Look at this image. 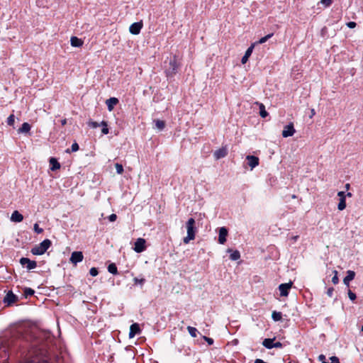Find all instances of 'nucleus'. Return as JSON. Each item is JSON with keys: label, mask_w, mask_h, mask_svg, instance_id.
<instances>
[{"label": "nucleus", "mask_w": 363, "mask_h": 363, "mask_svg": "<svg viewBox=\"0 0 363 363\" xmlns=\"http://www.w3.org/2000/svg\"><path fill=\"white\" fill-rule=\"evenodd\" d=\"M259 109H260V116L262 118H265L267 116V112L264 109V106L261 104L259 105Z\"/></svg>", "instance_id": "obj_24"}, {"label": "nucleus", "mask_w": 363, "mask_h": 363, "mask_svg": "<svg viewBox=\"0 0 363 363\" xmlns=\"http://www.w3.org/2000/svg\"><path fill=\"white\" fill-rule=\"evenodd\" d=\"M50 163L52 165L51 167V170L52 171L60 168V164L55 158H51L50 160Z\"/></svg>", "instance_id": "obj_17"}, {"label": "nucleus", "mask_w": 363, "mask_h": 363, "mask_svg": "<svg viewBox=\"0 0 363 363\" xmlns=\"http://www.w3.org/2000/svg\"><path fill=\"white\" fill-rule=\"evenodd\" d=\"M156 125L157 127L159 128V129H162L164 128V125H165V123L163 121H159L157 120L156 121Z\"/></svg>", "instance_id": "obj_27"}, {"label": "nucleus", "mask_w": 363, "mask_h": 363, "mask_svg": "<svg viewBox=\"0 0 363 363\" xmlns=\"http://www.w3.org/2000/svg\"><path fill=\"white\" fill-rule=\"evenodd\" d=\"M17 297L11 292H9L5 296L4 301L5 303H8V304L13 303L16 302Z\"/></svg>", "instance_id": "obj_9"}, {"label": "nucleus", "mask_w": 363, "mask_h": 363, "mask_svg": "<svg viewBox=\"0 0 363 363\" xmlns=\"http://www.w3.org/2000/svg\"><path fill=\"white\" fill-rule=\"evenodd\" d=\"M13 123H14V116L13 115H11L8 118V124L10 125H13Z\"/></svg>", "instance_id": "obj_32"}, {"label": "nucleus", "mask_w": 363, "mask_h": 363, "mask_svg": "<svg viewBox=\"0 0 363 363\" xmlns=\"http://www.w3.org/2000/svg\"><path fill=\"white\" fill-rule=\"evenodd\" d=\"M272 318L274 320L278 321L281 320L282 317L281 313L274 311L272 313Z\"/></svg>", "instance_id": "obj_23"}, {"label": "nucleus", "mask_w": 363, "mask_h": 363, "mask_svg": "<svg viewBox=\"0 0 363 363\" xmlns=\"http://www.w3.org/2000/svg\"><path fill=\"white\" fill-rule=\"evenodd\" d=\"M66 123H67L66 119H64V120L62 121V125H65Z\"/></svg>", "instance_id": "obj_50"}, {"label": "nucleus", "mask_w": 363, "mask_h": 363, "mask_svg": "<svg viewBox=\"0 0 363 363\" xmlns=\"http://www.w3.org/2000/svg\"><path fill=\"white\" fill-rule=\"evenodd\" d=\"M319 359H320V360H321V361H322V362H325V355H323V354H320V355L319 356Z\"/></svg>", "instance_id": "obj_46"}, {"label": "nucleus", "mask_w": 363, "mask_h": 363, "mask_svg": "<svg viewBox=\"0 0 363 363\" xmlns=\"http://www.w3.org/2000/svg\"><path fill=\"white\" fill-rule=\"evenodd\" d=\"M145 249V240L143 238H138L135 243L134 250L137 252H141Z\"/></svg>", "instance_id": "obj_3"}, {"label": "nucleus", "mask_w": 363, "mask_h": 363, "mask_svg": "<svg viewBox=\"0 0 363 363\" xmlns=\"http://www.w3.org/2000/svg\"><path fill=\"white\" fill-rule=\"evenodd\" d=\"M321 3L325 6H328L332 4V0H321Z\"/></svg>", "instance_id": "obj_35"}, {"label": "nucleus", "mask_w": 363, "mask_h": 363, "mask_svg": "<svg viewBox=\"0 0 363 363\" xmlns=\"http://www.w3.org/2000/svg\"><path fill=\"white\" fill-rule=\"evenodd\" d=\"M249 58V56H247V55L245 54V55L243 56V57L242 58V64H245L247 62V60Z\"/></svg>", "instance_id": "obj_41"}, {"label": "nucleus", "mask_w": 363, "mask_h": 363, "mask_svg": "<svg viewBox=\"0 0 363 363\" xmlns=\"http://www.w3.org/2000/svg\"><path fill=\"white\" fill-rule=\"evenodd\" d=\"M203 338L205 339V340L209 344V345H212L213 344V340L211 338H209V337H203Z\"/></svg>", "instance_id": "obj_43"}, {"label": "nucleus", "mask_w": 363, "mask_h": 363, "mask_svg": "<svg viewBox=\"0 0 363 363\" xmlns=\"http://www.w3.org/2000/svg\"><path fill=\"white\" fill-rule=\"evenodd\" d=\"M282 346L281 343L280 342H277L276 343H274V345H272V347H281Z\"/></svg>", "instance_id": "obj_44"}, {"label": "nucleus", "mask_w": 363, "mask_h": 363, "mask_svg": "<svg viewBox=\"0 0 363 363\" xmlns=\"http://www.w3.org/2000/svg\"><path fill=\"white\" fill-rule=\"evenodd\" d=\"M348 296H349V298H350L352 301H354V300L356 298V295H355V294H354L353 292H352L350 290L348 291Z\"/></svg>", "instance_id": "obj_34"}, {"label": "nucleus", "mask_w": 363, "mask_h": 363, "mask_svg": "<svg viewBox=\"0 0 363 363\" xmlns=\"http://www.w3.org/2000/svg\"><path fill=\"white\" fill-rule=\"evenodd\" d=\"M79 150V145L77 143H74V144H72V150L73 152H76Z\"/></svg>", "instance_id": "obj_38"}, {"label": "nucleus", "mask_w": 363, "mask_h": 363, "mask_svg": "<svg viewBox=\"0 0 363 363\" xmlns=\"http://www.w3.org/2000/svg\"><path fill=\"white\" fill-rule=\"evenodd\" d=\"M273 35V33L268 34L266 36L262 38L259 40V43H265L269 38H270Z\"/></svg>", "instance_id": "obj_26"}, {"label": "nucleus", "mask_w": 363, "mask_h": 363, "mask_svg": "<svg viewBox=\"0 0 363 363\" xmlns=\"http://www.w3.org/2000/svg\"><path fill=\"white\" fill-rule=\"evenodd\" d=\"M255 363H266V362H264L262 359H257L255 360Z\"/></svg>", "instance_id": "obj_49"}, {"label": "nucleus", "mask_w": 363, "mask_h": 363, "mask_svg": "<svg viewBox=\"0 0 363 363\" xmlns=\"http://www.w3.org/2000/svg\"><path fill=\"white\" fill-rule=\"evenodd\" d=\"M195 223V221L193 218H190L187 222V233L188 235L184 238V242L185 243H188L189 240L194 239V225Z\"/></svg>", "instance_id": "obj_2"}, {"label": "nucleus", "mask_w": 363, "mask_h": 363, "mask_svg": "<svg viewBox=\"0 0 363 363\" xmlns=\"http://www.w3.org/2000/svg\"><path fill=\"white\" fill-rule=\"evenodd\" d=\"M116 168L118 174H122L123 172V166L120 164H116Z\"/></svg>", "instance_id": "obj_30"}, {"label": "nucleus", "mask_w": 363, "mask_h": 363, "mask_svg": "<svg viewBox=\"0 0 363 363\" xmlns=\"http://www.w3.org/2000/svg\"><path fill=\"white\" fill-rule=\"evenodd\" d=\"M349 186H350V185H349V184H347V185H346V188H347V189H348V188H349Z\"/></svg>", "instance_id": "obj_52"}, {"label": "nucleus", "mask_w": 363, "mask_h": 363, "mask_svg": "<svg viewBox=\"0 0 363 363\" xmlns=\"http://www.w3.org/2000/svg\"><path fill=\"white\" fill-rule=\"evenodd\" d=\"M24 293L26 296L33 295L34 294V291L31 289H26Z\"/></svg>", "instance_id": "obj_33"}, {"label": "nucleus", "mask_w": 363, "mask_h": 363, "mask_svg": "<svg viewBox=\"0 0 363 363\" xmlns=\"http://www.w3.org/2000/svg\"><path fill=\"white\" fill-rule=\"evenodd\" d=\"M289 363H291V362H289Z\"/></svg>", "instance_id": "obj_53"}, {"label": "nucleus", "mask_w": 363, "mask_h": 363, "mask_svg": "<svg viewBox=\"0 0 363 363\" xmlns=\"http://www.w3.org/2000/svg\"><path fill=\"white\" fill-rule=\"evenodd\" d=\"M230 258L233 260H237L240 258V252L238 251H234L230 255Z\"/></svg>", "instance_id": "obj_25"}, {"label": "nucleus", "mask_w": 363, "mask_h": 363, "mask_svg": "<svg viewBox=\"0 0 363 363\" xmlns=\"http://www.w3.org/2000/svg\"><path fill=\"white\" fill-rule=\"evenodd\" d=\"M51 242L50 240H45L40 245L33 247L31 250L33 255H43L50 247Z\"/></svg>", "instance_id": "obj_1"}, {"label": "nucleus", "mask_w": 363, "mask_h": 363, "mask_svg": "<svg viewBox=\"0 0 363 363\" xmlns=\"http://www.w3.org/2000/svg\"><path fill=\"white\" fill-rule=\"evenodd\" d=\"M108 271L112 274H117V267L114 264H111L108 267Z\"/></svg>", "instance_id": "obj_21"}, {"label": "nucleus", "mask_w": 363, "mask_h": 363, "mask_svg": "<svg viewBox=\"0 0 363 363\" xmlns=\"http://www.w3.org/2000/svg\"><path fill=\"white\" fill-rule=\"evenodd\" d=\"M295 133V129L294 128L293 123H290L284 128V130L282 131V136L284 138H287L289 136H292Z\"/></svg>", "instance_id": "obj_4"}, {"label": "nucleus", "mask_w": 363, "mask_h": 363, "mask_svg": "<svg viewBox=\"0 0 363 363\" xmlns=\"http://www.w3.org/2000/svg\"><path fill=\"white\" fill-rule=\"evenodd\" d=\"M142 26V23H135L130 26V32L133 34L137 35L140 33Z\"/></svg>", "instance_id": "obj_8"}, {"label": "nucleus", "mask_w": 363, "mask_h": 363, "mask_svg": "<svg viewBox=\"0 0 363 363\" xmlns=\"http://www.w3.org/2000/svg\"><path fill=\"white\" fill-rule=\"evenodd\" d=\"M101 125H102L103 126H104V127L103 128L102 130H101V131H102V133H103L104 134H108V128L106 127V126H107V123H106V122L103 121V122L101 123Z\"/></svg>", "instance_id": "obj_28"}, {"label": "nucleus", "mask_w": 363, "mask_h": 363, "mask_svg": "<svg viewBox=\"0 0 363 363\" xmlns=\"http://www.w3.org/2000/svg\"><path fill=\"white\" fill-rule=\"evenodd\" d=\"M23 216L18 211H15L12 213L11 217V220L13 222H21L23 220Z\"/></svg>", "instance_id": "obj_12"}, {"label": "nucleus", "mask_w": 363, "mask_h": 363, "mask_svg": "<svg viewBox=\"0 0 363 363\" xmlns=\"http://www.w3.org/2000/svg\"><path fill=\"white\" fill-rule=\"evenodd\" d=\"M135 283L139 282V283L142 284L144 281V279H138V278H135Z\"/></svg>", "instance_id": "obj_47"}, {"label": "nucleus", "mask_w": 363, "mask_h": 363, "mask_svg": "<svg viewBox=\"0 0 363 363\" xmlns=\"http://www.w3.org/2000/svg\"><path fill=\"white\" fill-rule=\"evenodd\" d=\"M332 281L334 284H337L338 282V278L337 276H335L333 279H332Z\"/></svg>", "instance_id": "obj_45"}, {"label": "nucleus", "mask_w": 363, "mask_h": 363, "mask_svg": "<svg viewBox=\"0 0 363 363\" xmlns=\"http://www.w3.org/2000/svg\"><path fill=\"white\" fill-rule=\"evenodd\" d=\"M140 328H139V325L137 323H134L131 326H130V333H129V337L130 338L133 337L134 335L136 334V333H138L140 332Z\"/></svg>", "instance_id": "obj_13"}, {"label": "nucleus", "mask_w": 363, "mask_h": 363, "mask_svg": "<svg viewBox=\"0 0 363 363\" xmlns=\"http://www.w3.org/2000/svg\"><path fill=\"white\" fill-rule=\"evenodd\" d=\"M34 230H35V232H37L38 233H40L43 232V229L40 228L38 227V224H35L34 225Z\"/></svg>", "instance_id": "obj_39"}, {"label": "nucleus", "mask_w": 363, "mask_h": 363, "mask_svg": "<svg viewBox=\"0 0 363 363\" xmlns=\"http://www.w3.org/2000/svg\"><path fill=\"white\" fill-rule=\"evenodd\" d=\"M338 196L341 198H345V193L343 191H340L338 193Z\"/></svg>", "instance_id": "obj_48"}, {"label": "nucleus", "mask_w": 363, "mask_h": 363, "mask_svg": "<svg viewBox=\"0 0 363 363\" xmlns=\"http://www.w3.org/2000/svg\"><path fill=\"white\" fill-rule=\"evenodd\" d=\"M189 333L193 336V337H195L196 336V329L193 328V327H191V326H189L187 328Z\"/></svg>", "instance_id": "obj_29"}, {"label": "nucleus", "mask_w": 363, "mask_h": 363, "mask_svg": "<svg viewBox=\"0 0 363 363\" xmlns=\"http://www.w3.org/2000/svg\"><path fill=\"white\" fill-rule=\"evenodd\" d=\"M70 40L73 47H81L83 45V41L77 37L73 36Z\"/></svg>", "instance_id": "obj_14"}, {"label": "nucleus", "mask_w": 363, "mask_h": 363, "mask_svg": "<svg viewBox=\"0 0 363 363\" xmlns=\"http://www.w3.org/2000/svg\"><path fill=\"white\" fill-rule=\"evenodd\" d=\"M83 259V255L82 252H74L72 253L71 257H70V262L76 264L77 262L82 261Z\"/></svg>", "instance_id": "obj_5"}, {"label": "nucleus", "mask_w": 363, "mask_h": 363, "mask_svg": "<svg viewBox=\"0 0 363 363\" xmlns=\"http://www.w3.org/2000/svg\"><path fill=\"white\" fill-rule=\"evenodd\" d=\"M346 206V203H345V198H341L340 199V203L338 204V209L342 211L343 210Z\"/></svg>", "instance_id": "obj_22"}, {"label": "nucleus", "mask_w": 363, "mask_h": 363, "mask_svg": "<svg viewBox=\"0 0 363 363\" xmlns=\"http://www.w3.org/2000/svg\"><path fill=\"white\" fill-rule=\"evenodd\" d=\"M118 100L116 98H111L106 101V104L108 106V110L111 111L113 108V106L118 104Z\"/></svg>", "instance_id": "obj_15"}, {"label": "nucleus", "mask_w": 363, "mask_h": 363, "mask_svg": "<svg viewBox=\"0 0 363 363\" xmlns=\"http://www.w3.org/2000/svg\"><path fill=\"white\" fill-rule=\"evenodd\" d=\"M255 47V44H252L246 51L245 52V55H247V56H250V55L252 54V50Z\"/></svg>", "instance_id": "obj_31"}, {"label": "nucleus", "mask_w": 363, "mask_h": 363, "mask_svg": "<svg viewBox=\"0 0 363 363\" xmlns=\"http://www.w3.org/2000/svg\"><path fill=\"white\" fill-rule=\"evenodd\" d=\"M89 125L92 128H95L99 126V124L97 122L90 121L89 122Z\"/></svg>", "instance_id": "obj_36"}, {"label": "nucleus", "mask_w": 363, "mask_h": 363, "mask_svg": "<svg viewBox=\"0 0 363 363\" xmlns=\"http://www.w3.org/2000/svg\"><path fill=\"white\" fill-rule=\"evenodd\" d=\"M314 113H315L314 110H313V109H312V110H311V114H313V115Z\"/></svg>", "instance_id": "obj_51"}, {"label": "nucleus", "mask_w": 363, "mask_h": 363, "mask_svg": "<svg viewBox=\"0 0 363 363\" xmlns=\"http://www.w3.org/2000/svg\"><path fill=\"white\" fill-rule=\"evenodd\" d=\"M228 235V230L225 228H221L219 230V238L218 241L220 244H223L225 242V237Z\"/></svg>", "instance_id": "obj_10"}, {"label": "nucleus", "mask_w": 363, "mask_h": 363, "mask_svg": "<svg viewBox=\"0 0 363 363\" xmlns=\"http://www.w3.org/2000/svg\"><path fill=\"white\" fill-rule=\"evenodd\" d=\"M273 340H274L273 339H269V338L264 339L262 342V345L264 347H266L267 348H272Z\"/></svg>", "instance_id": "obj_19"}, {"label": "nucleus", "mask_w": 363, "mask_h": 363, "mask_svg": "<svg viewBox=\"0 0 363 363\" xmlns=\"http://www.w3.org/2000/svg\"><path fill=\"white\" fill-rule=\"evenodd\" d=\"M292 286V282H289L287 284H281L279 286V290L281 292V296H288V290L290 289Z\"/></svg>", "instance_id": "obj_6"}, {"label": "nucleus", "mask_w": 363, "mask_h": 363, "mask_svg": "<svg viewBox=\"0 0 363 363\" xmlns=\"http://www.w3.org/2000/svg\"><path fill=\"white\" fill-rule=\"evenodd\" d=\"M20 262L23 265L27 264V268L28 269H34L37 265L36 262L31 261L28 258H21Z\"/></svg>", "instance_id": "obj_7"}, {"label": "nucleus", "mask_w": 363, "mask_h": 363, "mask_svg": "<svg viewBox=\"0 0 363 363\" xmlns=\"http://www.w3.org/2000/svg\"><path fill=\"white\" fill-rule=\"evenodd\" d=\"M347 26L350 28H354L356 26V23L354 22H349L347 23Z\"/></svg>", "instance_id": "obj_40"}, {"label": "nucleus", "mask_w": 363, "mask_h": 363, "mask_svg": "<svg viewBox=\"0 0 363 363\" xmlns=\"http://www.w3.org/2000/svg\"><path fill=\"white\" fill-rule=\"evenodd\" d=\"M90 274L92 276H96L98 274V271L96 268L93 267L90 269Z\"/></svg>", "instance_id": "obj_37"}, {"label": "nucleus", "mask_w": 363, "mask_h": 363, "mask_svg": "<svg viewBox=\"0 0 363 363\" xmlns=\"http://www.w3.org/2000/svg\"><path fill=\"white\" fill-rule=\"evenodd\" d=\"M247 160H249V165L251 168H254L259 164V159L255 156L248 155Z\"/></svg>", "instance_id": "obj_11"}, {"label": "nucleus", "mask_w": 363, "mask_h": 363, "mask_svg": "<svg viewBox=\"0 0 363 363\" xmlns=\"http://www.w3.org/2000/svg\"><path fill=\"white\" fill-rule=\"evenodd\" d=\"M30 129V126L28 123H24L22 127L19 129L20 132L28 133Z\"/></svg>", "instance_id": "obj_20"}, {"label": "nucleus", "mask_w": 363, "mask_h": 363, "mask_svg": "<svg viewBox=\"0 0 363 363\" xmlns=\"http://www.w3.org/2000/svg\"><path fill=\"white\" fill-rule=\"evenodd\" d=\"M116 219V214H111L110 216H109V220L111 222H113L115 221Z\"/></svg>", "instance_id": "obj_42"}, {"label": "nucleus", "mask_w": 363, "mask_h": 363, "mask_svg": "<svg viewBox=\"0 0 363 363\" xmlns=\"http://www.w3.org/2000/svg\"><path fill=\"white\" fill-rule=\"evenodd\" d=\"M226 155V149L223 147L215 152V156L217 159L223 157Z\"/></svg>", "instance_id": "obj_18"}, {"label": "nucleus", "mask_w": 363, "mask_h": 363, "mask_svg": "<svg viewBox=\"0 0 363 363\" xmlns=\"http://www.w3.org/2000/svg\"><path fill=\"white\" fill-rule=\"evenodd\" d=\"M354 272H352V271H348L347 272V276L344 279V283L347 285V286H349V281L352 280L354 277Z\"/></svg>", "instance_id": "obj_16"}]
</instances>
